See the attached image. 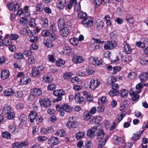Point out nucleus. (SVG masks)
I'll return each instance as SVG.
<instances>
[{
    "instance_id": "obj_1",
    "label": "nucleus",
    "mask_w": 148,
    "mask_h": 148,
    "mask_svg": "<svg viewBox=\"0 0 148 148\" xmlns=\"http://www.w3.org/2000/svg\"><path fill=\"white\" fill-rule=\"evenodd\" d=\"M53 94L57 97L56 98L54 99L53 100V103H55L62 100V96L64 94V92L62 89L57 90L54 91Z\"/></svg>"
},
{
    "instance_id": "obj_2",
    "label": "nucleus",
    "mask_w": 148,
    "mask_h": 148,
    "mask_svg": "<svg viewBox=\"0 0 148 148\" xmlns=\"http://www.w3.org/2000/svg\"><path fill=\"white\" fill-rule=\"evenodd\" d=\"M56 107L57 110H60L62 109L68 112H71L72 110L70 106L67 103H64L62 105H57Z\"/></svg>"
},
{
    "instance_id": "obj_3",
    "label": "nucleus",
    "mask_w": 148,
    "mask_h": 148,
    "mask_svg": "<svg viewBox=\"0 0 148 148\" xmlns=\"http://www.w3.org/2000/svg\"><path fill=\"white\" fill-rule=\"evenodd\" d=\"M140 92V90H137L135 88H133L130 91V95L131 97H133L132 100L134 101L138 100L139 96L138 94Z\"/></svg>"
},
{
    "instance_id": "obj_4",
    "label": "nucleus",
    "mask_w": 148,
    "mask_h": 148,
    "mask_svg": "<svg viewBox=\"0 0 148 148\" xmlns=\"http://www.w3.org/2000/svg\"><path fill=\"white\" fill-rule=\"evenodd\" d=\"M75 117L73 116L70 117L68 122L66 124V126L69 129L76 127L77 125V122L75 121Z\"/></svg>"
},
{
    "instance_id": "obj_5",
    "label": "nucleus",
    "mask_w": 148,
    "mask_h": 148,
    "mask_svg": "<svg viewBox=\"0 0 148 148\" xmlns=\"http://www.w3.org/2000/svg\"><path fill=\"white\" fill-rule=\"evenodd\" d=\"M117 45L116 43L114 41H108L104 46L105 49L112 50L115 48Z\"/></svg>"
},
{
    "instance_id": "obj_6",
    "label": "nucleus",
    "mask_w": 148,
    "mask_h": 148,
    "mask_svg": "<svg viewBox=\"0 0 148 148\" xmlns=\"http://www.w3.org/2000/svg\"><path fill=\"white\" fill-rule=\"evenodd\" d=\"M93 19L90 17L84 18L82 22V24L86 27H90L93 24Z\"/></svg>"
},
{
    "instance_id": "obj_7",
    "label": "nucleus",
    "mask_w": 148,
    "mask_h": 148,
    "mask_svg": "<svg viewBox=\"0 0 148 148\" xmlns=\"http://www.w3.org/2000/svg\"><path fill=\"white\" fill-rule=\"evenodd\" d=\"M39 102L41 106L46 108L50 107L51 103L47 98H41L39 99Z\"/></svg>"
},
{
    "instance_id": "obj_8",
    "label": "nucleus",
    "mask_w": 148,
    "mask_h": 148,
    "mask_svg": "<svg viewBox=\"0 0 148 148\" xmlns=\"http://www.w3.org/2000/svg\"><path fill=\"white\" fill-rule=\"evenodd\" d=\"M84 59L81 56L78 55L75 52L73 54V56L72 58V61L74 63H79L82 62Z\"/></svg>"
},
{
    "instance_id": "obj_9",
    "label": "nucleus",
    "mask_w": 148,
    "mask_h": 148,
    "mask_svg": "<svg viewBox=\"0 0 148 148\" xmlns=\"http://www.w3.org/2000/svg\"><path fill=\"white\" fill-rule=\"evenodd\" d=\"M100 84V82L97 79H92L91 80L90 88L91 90H95Z\"/></svg>"
},
{
    "instance_id": "obj_10",
    "label": "nucleus",
    "mask_w": 148,
    "mask_h": 148,
    "mask_svg": "<svg viewBox=\"0 0 148 148\" xmlns=\"http://www.w3.org/2000/svg\"><path fill=\"white\" fill-rule=\"evenodd\" d=\"M97 126H95L93 127L92 128L88 130L87 133V136L91 138H93L95 135V132L97 130Z\"/></svg>"
},
{
    "instance_id": "obj_11",
    "label": "nucleus",
    "mask_w": 148,
    "mask_h": 148,
    "mask_svg": "<svg viewBox=\"0 0 148 148\" xmlns=\"http://www.w3.org/2000/svg\"><path fill=\"white\" fill-rule=\"evenodd\" d=\"M90 63L95 66L102 64V60L100 58H90Z\"/></svg>"
},
{
    "instance_id": "obj_12",
    "label": "nucleus",
    "mask_w": 148,
    "mask_h": 148,
    "mask_svg": "<svg viewBox=\"0 0 148 148\" xmlns=\"http://www.w3.org/2000/svg\"><path fill=\"white\" fill-rule=\"evenodd\" d=\"M7 5L9 10L13 12L18 10L20 7L19 4L16 3L13 5L12 3H9Z\"/></svg>"
},
{
    "instance_id": "obj_13",
    "label": "nucleus",
    "mask_w": 148,
    "mask_h": 148,
    "mask_svg": "<svg viewBox=\"0 0 148 148\" xmlns=\"http://www.w3.org/2000/svg\"><path fill=\"white\" fill-rule=\"evenodd\" d=\"M60 30V34L62 36H67L70 32L69 28L68 27H65Z\"/></svg>"
},
{
    "instance_id": "obj_14",
    "label": "nucleus",
    "mask_w": 148,
    "mask_h": 148,
    "mask_svg": "<svg viewBox=\"0 0 148 148\" xmlns=\"http://www.w3.org/2000/svg\"><path fill=\"white\" fill-rule=\"evenodd\" d=\"M59 142L58 138L56 137H51L48 141V143L51 145H54L57 144Z\"/></svg>"
},
{
    "instance_id": "obj_15",
    "label": "nucleus",
    "mask_w": 148,
    "mask_h": 148,
    "mask_svg": "<svg viewBox=\"0 0 148 148\" xmlns=\"http://www.w3.org/2000/svg\"><path fill=\"white\" fill-rule=\"evenodd\" d=\"M30 81V79L27 76H24L20 79V83L21 85H26Z\"/></svg>"
},
{
    "instance_id": "obj_16",
    "label": "nucleus",
    "mask_w": 148,
    "mask_h": 148,
    "mask_svg": "<svg viewBox=\"0 0 148 148\" xmlns=\"http://www.w3.org/2000/svg\"><path fill=\"white\" fill-rule=\"evenodd\" d=\"M9 71L7 70H3L1 72V77L3 80L5 79L8 78L10 75Z\"/></svg>"
},
{
    "instance_id": "obj_17",
    "label": "nucleus",
    "mask_w": 148,
    "mask_h": 148,
    "mask_svg": "<svg viewBox=\"0 0 148 148\" xmlns=\"http://www.w3.org/2000/svg\"><path fill=\"white\" fill-rule=\"evenodd\" d=\"M37 113L34 111H31L29 115V118L30 121L31 123H33L34 122V120L37 116Z\"/></svg>"
},
{
    "instance_id": "obj_18",
    "label": "nucleus",
    "mask_w": 148,
    "mask_h": 148,
    "mask_svg": "<svg viewBox=\"0 0 148 148\" xmlns=\"http://www.w3.org/2000/svg\"><path fill=\"white\" fill-rule=\"evenodd\" d=\"M3 45L6 46L11 44V40L8 35H6L5 36V38L3 40Z\"/></svg>"
},
{
    "instance_id": "obj_19",
    "label": "nucleus",
    "mask_w": 148,
    "mask_h": 148,
    "mask_svg": "<svg viewBox=\"0 0 148 148\" xmlns=\"http://www.w3.org/2000/svg\"><path fill=\"white\" fill-rule=\"evenodd\" d=\"M139 77L142 82H145L148 79V74L146 73H143L139 75Z\"/></svg>"
},
{
    "instance_id": "obj_20",
    "label": "nucleus",
    "mask_w": 148,
    "mask_h": 148,
    "mask_svg": "<svg viewBox=\"0 0 148 148\" xmlns=\"http://www.w3.org/2000/svg\"><path fill=\"white\" fill-rule=\"evenodd\" d=\"M66 0H59L57 4V6L60 9H62L66 5Z\"/></svg>"
},
{
    "instance_id": "obj_21",
    "label": "nucleus",
    "mask_w": 148,
    "mask_h": 148,
    "mask_svg": "<svg viewBox=\"0 0 148 148\" xmlns=\"http://www.w3.org/2000/svg\"><path fill=\"white\" fill-rule=\"evenodd\" d=\"M75 99L76 102L79 103H82L84 100V97L79 94H77L75 95Z\"/></svg>"
},
{
    "instance_id": "obj_22",
    "label": "nucleus",
    "mask_w": 148,
    "mask_h": 148,
    "mask_svg": "<svg viewBox=\"0 0 148 148\" xmlns=\"http://www.w3.org/2000/svg\"><path fill=\"white\" fill-rule=\"evenodd\" d=\"M40 20L41 21V23L42 26L45 27H48L49 23L47 18L45 17H40Z\"/></svg>"
},
{
    "instance_id": "obj_23",
    "label": "nucleus",
    "mask_w": 148,
    "mask_h": 148,
    "mask_svg": "<svg viewBox=\"0 0 148 148\" xmlns=\"http://www.w3.org/2000/svg\"><path fill=\"white\" fill-rule=\"evenodd\" d=\"M65 22L63 18H60L59 19L58 23V27L60 30L64 27Z\"/></svg>"
},
{
    "instance_id": "obj_24",
    "label": "nucleus",
    "mask_w": 148,
    "mask_h": 148,
    "mask_svg": "<svg viewBox=\"0 0 148 148\" xmlns=\"http://www.w3.org/2000/svg\"><path fill=\"white\" fill-rule=\"evenodd\" d=\"M43 43L44 45L48 48H51L53 46L52 41L49 39H45Z\"/></svg>"
},
{
    "instance_id": "obj_25",
    "label": "nucleus",
    "mask_w": 148,
    "mask_h": 148,
    "mask_svg": "<svg viewBox=\"0 0 148 148\" xmlns=\"http://www.w3.org/2000/svg\"><path fill=\"white\" fill-rule=\"evenodd\" d=\"M105 135V132L102 129H101L97 133V138L98 139H101Z\"/></svg>"
},
{
    "instance_id": "obj_26",
    "label": "nucleus",
    "mask_w": 148,
    "mask_h": 148,
    "mask_svg": "<svg viewBox=\"0 0 148 148\" xmlns=\"http://www.w3.org/2000/svg\"><path fill=\"white\" fill-rule=\"evenodd\" d=\"M32 92L35 96H39L42 94V90L39 88H34L32 90Z\"/></svg>"
},
{
    "instance_id": "obj_27",
    "label": "nucleus",
    "mask_w": 148,
    "mask_h": 148,
    "mask_svg": "<svg viewBox=\"0 0 148 148\" xmlns=\"http://www.w3.org/2000/svg\"><path fill=\"white\" fill-rule=\"evenodd\" d=\"M32 76L36 77H38L40 74V73L36 67H32Z\"/></svg>"
},
{
    "instance_id": "obj_28",
    "label": "nucleus",
    "mask_w": 148,
    "mask_h": 148,
    "mask_svg": "<svg viewBox=\"0 0 148 148\" xmlns=\"http://www.w3.org/2000/svg\"><path fill=\"white\" fill-rule=\"evenodd\" d=\"M10 110L11 108L10 106H5L3 109L2 113L5 116L11 112Z\"/></svg>"
},
{
    "instance_id": "obj_29",
    "label": "nucleus",
    "mask_w": 148,
    "mask_h": 148,
    "mask_svg": "<svg viewBox=\"0 0 148 148\" xmlns=\"http://www.w3.org/2000/svg\"><path fill=\"white\" fill-rule=\"evenodd\" d=\"M109 138L108 136L106 137L104 140H102L101 139L99 142L98 147L99 148H102L105 145L106 141Z\"/></svg>"
},
{
    "instance_id": "obj_30",
    "label": "nucleus",
    "mask_w": 148,
    "mask_h": 148,
    "mask_svg": "<svg viewBox=\"0 0 148 148\" xmlns=\"http://www.w3.org/2000/svg\"><path fill=\"white\" fill-rule=\"evenodd\" d=\"M141 42L142 44L144 45L142 46L144 49L148 46V39L145 38H143L141 39Z\"/></svg>"
},
{
    "instance_id": "obj_31",
    "label": "nucleus",
    "mask_w": 148,
    "mask_h": 148,
    "mask_svg": "<svg viewBox=\"0 0 148 148\" xmlns=\"http://www.w3.org/2000/svg\"><path fill=\"white\" fill-rule=\"evenodd\" d=\"M96 23V27L98 29H101L103 27V23L101 19L97 20Z\"/></svg>"
},
{
    "instance_id": "obj_32",
    "label": "nucleus",
    "mask_w": 148,
    "mask_h": 148,
    "mask_svg": "<svg viewBox=\"0 0 148 148\" xmlns=\"http://www.w3.org/2000/svg\"><path fill=\"white\" fill-rule=\"evenodd\" d=\"M128 92V91L125 89H123L119 92V95L122 98L126 97L127 96Z\"/></svg>"
},
{
    "instance_id": "obj_33",
    "label": "nucleus",
    "mask_w": 148,
    "mask_h": 148,
    "mask_svg": "<svg viewBox=\"0 0 148 148\" xmlns=\"http://www.w3.org/2000/svg\"><path fill=\"white\" fill-rule=\"evenodd\" d=\"M64 49L65 52L67 53H74L76 51L73 49L71 48L68 46H65L64 47Z\"/></svg>"
},
{
    "instance_id": "obj_34",
    "label": "nucleus",
    "mask_w": 148,
    "mask_h": 148,
    "mask_svg": "<svg viewBox=\"0 0 148 148\" xmlns=\"http://www.w3.org/2000/svg\"><path fill=\"white\" fill-rule=\"evenodd\" d=\"M126 20L130 23L132 24L134 22L133 17L131 15H127L126 17Z\"/></svg>"
},
{
    "instance_id": "obj_35",
    "label": "nucleus",
    "mask_w": 148,
    "mask_h": 148,
    "mask_svg": "<svg viewBox=\"0 0 148 148\" xmlns=\"http://www.w3.org/2000/svg\"><path fill=\"white\" fill-rule=\"evenodd\" d=\"M83 118L86 121H88L91 118V115L88 111L85 112L83 114Z\"/></svg>"
},
{
    "instance_id": "obj_36",
    "label": "nucleus",
    "mask_w": 148,
    "mask_h": 148,
    "mask_svg": "<svg viewBox=\"0 0 148 148\" xmlns=\"http://www.w3.org/2000/svg\"><path fill=\"white\" fill-rule=\"evenodd\" d=\"M122 59L125 62H127L132 60V58L128 55H126L123 56L122 57Z\"/></svg>"
},
{
    "instance_id": "obj_37",
    "label": "nucleus",
    "mask_w": 148,
    "mask_h": 148,
    "mask_svg": "<svg viewBox=\"0 0 148 148\" xmlns=\"http://www.w3.org/2000/svg\"><path fill=\"white\" fill-rule=\"evenodd\" d=\"M85 135L83 132H79L77 133L75 135V138L77 140H79L82 138Z\"/></svg>"
},
{
    "instance_id": "obj_38",
    "label": "nucleus",
    "mask_w": 148,
    "mask_h": 148,
    "mask_svg": "<svg viewBox=\"0 0 148 148\" xmlns=\"http://www.w3.org/2000/svg\"><path fill=\"white\" fill-rule=\"evenodd\" d=\"M14 93L13 90L11 88H8L4 92V94L6 96H10Z\"/></svg>"
},
{
    "instance_id": "obj_39",
    "label": "nucleus",
    "mask_w": 148,
    "mask_h": 148,
    "mask_svg": "<svg viewBox=\"0 0 148 148\" xmlns=\"http://www.w3.org/2000/svg\"><path fill=\"white\" fill-rule=\"evenodd\" d=\"M73 75V74L70 72H68L64 73L63 75L64 78L66 80H68L70 79Z\"/></svg>"
},
{
    "instance_id": "obj_40",
    "label": "nucleus",
    "mask_w": 148,
    "mask_h": 148,
    "mask_svg": "<svg viewBox=\"0 0 148 148\" xmlns=\"http://www.w3.org/2000/svg\"><path fill=\"white\" fill-rule=\"evenodd\" d=\"M140 62V64L143 65L148 64V57L146 56L141 59Z\"/></svg>"
},
{
    "instance_id": "obj_41",
    "label": "nucleus",
    "mask_w": 148,
    "mask_h": 148,
    "mask_svg": "<svg viewBox=\"0 0 148 148\" xmlns=\"http://www.w3.org/2000/svg\"><path fill=\"white\" fill-rule=\"evenodd\" d=\"M110 35L112 39L115 40L117 39L118 34V33L116 31H114L110 33Z\"/></svg>"
},
{
    "instance_id": "obj_42",
    "label": "nucleus",
    "mask_w": 148,
    "mask_h": 148,
    "mask_svg": "<svg viewBox=\"0 0 148 148\" xmlns=\"http://www.w3.org/2000/svg\"><path fill=\"white\" fill-rule=\"evenodd\" d=\"M2 136L3 137L8 139H10L11 138V134L8 132L5 131L2 133Z\"/></svg>"
},
{
    "instance_id": "obj_43",
    "label": "nucleus",
    "mask_w": 148,
    "mask_h": 148,
    "mask_svg": "<svg viewBox=\"0 0 148 148\" xmlns=\"http://www.w3.org/2000/svg\"><path fill=\"white\" fill-rule=\"evenodd\" d=\"M36 10L38 12H42L43 10L42 4L40 3L36 5Z\"/></svg>"
},
{
    "instance_id": "obj_44",
    "label": "nucleus",
    "mask_w": 148,
    "mask_h": 148,
    "mask_svg": "<svg viewBox=\"0 0 148 148\" xmlns=\"http://www.w3.org/2000/svg\"><path fill=\"white\" fill-rule=\"evenodd\" d=\"M66 133L65 131L64 130H61L57 131L56 134L60 137H62L64 136Z\"/></svg>"
},
{
    "instance_id": "obj_45",
    "label": "nucleus",
    "mask_w": 148,
    "mask_h": 148,
    "mask_svg": "<svg viewBox=\"0 0 148 148\" xmlns=\"http://www.w3.org/2000/svg\"><path fill=\"white\" fill-rule=\"evenodd\" d=\"M8 128L9 131L12 133L15 134L16 133H17L16 130V127L14 125L9 126Z\"/></svg>"
},
{
    "instance_id": "obj_46",
    "label": "nucleus",
    "mask_w": 148,
    "mask_h": 148,
    "mask_svg": "<svg viewBox=\"0 0 148 148\" xmlns=\"http://www.w3.org/2000/svg\"><path fill=\"white\" fill-rule=\"evenodd\" d=\"M143 131L144 130H143L141 131H140V135H139V134L138 133L134 134L132 136V139L133 140H137L140 137V136L142 134Z\"/></svg>"
},
{
    "instance_id": "obj_47",
    "label": "nucleus",
    "mask_w": 148,
    "mask_h": 148,
    "mask_svg": "<svg viewBox=\"0 0 148 148\" xmlns=\"http://www.w3.org/2000/svg\"><path fill=\"white\" fill-rule=\"evenodd\" d=\"M137 75V73L135 72H131L129 74L128 77L131 79H134Z\"/></svg>"
},
{
    "instance_id": "obj_48",
    "label": "nucleus",
    "mask_w": 148,
    "mask_h": 148,
    "mask_svg": "<svg viewBox=\"0 0 148 148\" xmlns=\"http://www.w3.org/2000/svg\"><path fill=\"white\" fill-rule=\"evenodd\" d=\"M125 51L127 54H130L132 51L130 46L128 44H127L124 46Z\"/></svg>"
},
{
    "instance_id": "obj_49",
    "label": "nucleus",
    "mask_w": 148,
    "mask_h": 148,
    "mask_svg": "<svg viewBox=\"0 0 148 148\" xmlns=\"http://www.w3.org/2000/svg\"><path fill=\"white\" fill-rule=\"evenodd\" d=\"M119 90H110L109 92V95L112 96L118 95L119 94Z\"/></svg>"
},
{
    "instance_id": "obj_50",
    "label": "nucleus",
    "mask_w": 148,
    "mask_h": 148,
    "mask_svg": "<svg viewBox=\"0 0 148 148\" xmlns=\"http://www.w3.org/2000/svg\"><path fill=\"white\" fill-rule=\"evenodd\" d=\"M29 24V26L31 27H34L36 25V23L35 19L34 18H31L30 19Z\"/></svg>"
},
{
    "instance_id": "obj_51",
    "label": "nucleus",
    "mask_w": 148,
    "mask_h": 148,
    "mask_svg": "<svg viewBox=\"0 0 148 148\" xmlns=\"http://www.w3.org/2000/svg\"><path fill=\"white\" fill-rule=\"evenodd\" d=\"M5 116L8 119H12L15 116V114L13 112H11L5 115Z\"/></svg>"
},
{
    "instance_id": "obj_52",
    "label": "nucleus",
    "mask_w": 148,
    "mask_h": 148,
    "mask_svg": "<svg viewBox=\"0 0 148 148\" xmlns=\"http://www.w3.org/2000/svg\"><path fill=\"white\" fill-rule=\"evenodd\" d=\"M71 43L74 45H77L78 43V40L76 38H73L70 39Z\"/></svg>"
},
{
    "instance_id": "obj_53",
    "label": "nucleus",
    "mask_w": 148,
    "mask_h": 148,
    "mask_svg": "<svg viewBox=\"0 0 148 148\" xmlns=\"http://www.w3.org/2000/svg\"><path fill=\"white\" fill-rule=\"evenodd\" d=\"M23 57V54L21 53H15L14 56V58L17 59H22Z\"/></svg>"
},
{
    "instance_id": "obj_54",
    "label": "nucleus",
    "mask_w": 148,
    "mask_h": 148,
    "mask_svg": "<svg viewBox=\"0 0 148 148\" xmlns=\"http://www.w3.org/2000/svg\"><path fill=\"white\" fill-rule=\"evenodd\" d=\"M36 60L33 57L29 58L28 60V64L29 65L33 64L35 63Z\"/></svg>"
},
{
    "instance_id": "obj_55",
    "label": "nucleus",
    "mask_w": 148,
    "mask_h": 148,
    "mask_svg": "<svg viewBox=\"0 0 148 148\" xmlns=\"http://www.w3.org/2000/svg\"><path fill=\"white\" fill-rule=\"evenodd\" d=\"M87 16V14L86 13H84L81 11L79 12L78 14V17L79 18L82 19L86 17Z\"/></svg>"
},
{
    "instance_id": "obj_56",
    "label": "nucleus",
    "mask_w": 148,
    "mask_h": 148,
    "mask_svg": "<svg viewBox=\"0 0 148 148\" xmlns=\"http://www.w3.org/2000/svg\"><path fill=\"white\" fill-rule=\"evenodd\" d=\"M49 34V31L48 30H42L41 35L42 36H47Z\"/></svg>"
},
{
    "instance_id": "obj_57",
    "label": "nucleus",
    "mask_w": 148,
    "mask_h": 148,
    "mask_svg": "<svg viewBox=\"0 0 148 148\" xmlns=\"http://www.w3.org/2000/svg\"><path fill=\"white\" fill-rule=\"evenodd\" d=\"M79 80V79L77 77H75L71 78L70 80L71 83H74L75 82H78L80 81Z\"/></svg>"
},
{
    "instance_id": "obj_58",
    "label": "nucleus",
    "mask_w": 148,
    "mask_h": 148,
    "mask_svg": "<svg viewBox=\"0 0 148 148\" xmlns=\"http://www.w3.org/2000/svg\"><path fill=\"white\" fill-rule=\"evenodd\" d=\"M56 65L58 66L63 65L65 63L64 61L62 59H60L58 61H56Z\"/></svg>"
},
{
    "instance_id": "obj_59",
    "label": "nucleus",
    "mask_w": 148,
    "mask_h": 148,
    "mask_svg": "<svg viewBox=\"0 0 148 148\" xmlns=\"http://www.w3.org/2000/svg\"><path fill=\"white\" fill-rule=\"evenodd\" d=\"M121 70V68L120 66H115L113 67V72L112 73L113 74H116L117 72Z\"/></svg>"
},
{
    "instance_id": "obj_60",
    "label": "nucleus",
    "mask_w": 148,
    "mask_h": 148,
    "mask_svg": "<svg viewBox=\"0 0 148 148\" xmlns=\"http://www.w3.org/2000/svg\"><path fill=\"white\" fill-rule=\"evenodd\" d=\"M35 97L36 96L34 95V94L32 93L31 92V93L29 96L27 98V100L29 101H32L34 99Z\"/></svg>"
},
{
    "instance_id": "obj_61",
    "label": "nucleus",
    "mask_w": 148,
    "mask_h": 148,
    "mask_svg": "<svg viewBox=\"0 0 148 148\" xmlns=\"http://www.w3.org/2000/svg\"><path fill=\"white\" fill-rule=\"evenodd\" d=\"M23 95V91L21 90L17 91L15 94V96L18 98L21 97Z\"/></svg>"
},
{
    "instance_id": "obj_62",
    "label": "nucleus",
    "mask_w": 148,
    "mask_h": 148,
    "mask_svg": "<svg viewBox=\"0 0 148 148\" xmlns=\"http://www.w3.org/2000/svg\"><path fill=\"white\" fill-rule=\"evenodd\" d=\"M56 88V85L55 84H51L49 85L47 87V88L48 90H52Z\"/></svg>"
},
{
    "instance_id": "obj_63",
    "label": "nucleus",
    "mask_w": 148,
    "mask_h": 148,
    "mask_svg": "<svg viewBox=\"0 0 148 148\" xmlns=\"http://www.w3.org/2000/svg\"><path fill=\"white\" fill-rule=\"evenodd\" d=\"M115 140L117 142V144L122 143L123 142V139L121 137H117L115 139Z\"/></svg>"
},
{
    "instance_id": "obj_64",
    "label": "nucleus",
    "mask_w": 148,
    "mask_h": 148,
    "mask_svg": "<svg viewBox=\"0 0 148 148\" xmlns=\"http://www.w3.org/2000/svg\"><path fill=\"white\" fill-rule=\"evenodd\" d=\"M18 37V35L16 34H11L9 38L11 40H15L17 39Z\"/></svg>"
}]
</instances>
